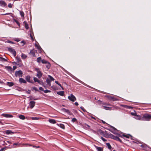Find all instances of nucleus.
<instances>
[{
  "instance_id": "nucleus-1",
  "label": "nucleus",
  "mask_w": 151,
  "mask_h": 151,
  "mask_svg": "<svg viewBox=\"0 0 151 151\" xmlns=\"http://www.w3.org/2000/svg\"><path fill=\"white\" fill-rule=\"evenodd\" d=\"M110 128L108 130L114 134L117 135L118 136L120 137H122V136H123L127 138L131 137V139H132V137H133L131 135L129 134L127 135H122L118 133V131L114 127L111 125H110Z\"/></svg>"
},
{
  "instance_id": "nucleus-2",
  "label": "nucleus",
  "mask_w": 151,
  "mask_h": 151,
  "mask_svg": "<svg viewBox=\"0 0 151 151\" xmlns=\"http://www.w3.org/2000/svg\"><path fill=\"white\" fill-rule=\"evenodd\" d=\"M48 76L49 78H47L46 79V82L47 85L49 86H51V82L52 81H53L54 80V79L51 76L48 75Z\"/></svg>"
},
{
  "instance_id": "nucleus-3",
  "label": "nucleus",
  "mask_w": 151,
  "mask_h": 151,
  "mask_svg": "<svg viewBox=\"0 0 151 151\" xmlns=\"http://www.w3.org/2000/svg\"><path fill=\"white\" fill-rule=\"evenodd\" d=\"M142 118L143 120L149 121L151 119V115L147 114H145L143 115Z\"/></svg>"
},
{
  "instance_id": "nucleus-4",
  "label": "nucleus",
  "mask_w": 151,
  "mask_h": 151,
  "mask_svg": "<svg viewBox=\"0 0 151 151\" xmlns=\"http://www.w3.org/2000/svg\"><path fill=\"white\" fill-rule=\"evenodd\" d=\"M109 137L111 139L119 141L120 142H122V140L118 136H115L111 134H109Z\"/></svg>"
},
{
  "instance_id": "nucleus-5",
  "label": "nucleus",
  "mask_w": 151,
  "mask_h": 151,
  "mask_svg": "<svg viewBox=\"0 0 151 151\" xmlns=\"http://www.w3.org/2000/svg\"><path fill=\"white\" fill-rule=\"evenodd\" d=\"M23 72L21 70L18 71H16L15 73V75L16 77H22Z\"/></svg>"
},
{
  "instance_id": "nucleus-6",
  "label": "nucleus",
  "mask_w": 151,
  "mask_h": 151,
  "mask_svg": "<svg viewBox=\"0 0 151 151\" xmlns=\"http://www.w3.org/2000/svg\"><path fill=\"white\" fill-rule=\"evenodd\" d=\"M35 70L37 72V74L36 75L39 78H40L42 76V74L38 68L35 69Z\"/></svg>"
},
{
  "instance_id": "nucleus-7",
  "label": "nucleus",
  "mask_w": 151,
  "mask_h": 151,
  "mask_svg": "<svg viewBox=\"0 0 151 151\" xmlns=\"http://www.w3.org/2000/svg\"><path fill=\"white\" fill-rule=\"evenodd\" d=\"M68 99L72 102H74L76 99V97L72 94H71L70 96H68Z\"/></svg>"
},
{
  "instance_id": "nucleus-8",
  "label": "nucleus",
  "mask_w": 151,
  "mask_h": 151,
  "mask_svg": "<svg viewBox=\"0 0 151 151\" xmlns=\"http://www.w3.org/2000/svg\"><path fill=\"white\" fill-rule=\"evenodd\" d=\"M8 50L12 53L14 57L16 56V52L14 49L12 47H9L8 48Z\"/></svg>"
},
{
  "instance_id": "nucleus-9",
  "label": "nucleus",
  "mask_w": 151,
  "mask_h": 151,
  "mask_svg": "<svg viewBox=\"0 0 151 151\" xmlns=\"http://www.w3.org/2000/svg\"><path fill=\"white\" fill-rule=\"evenodd\" d=\"M35 102L33 101H31L29 103V105L30 108L32 109L35 106Z\"/></svg>"
},
{
  "instance_id": "nucleus-10",
  "label": "nucleus",
  "mask_w": 151,
  "mask_h": 151,
  "mask_svg": "<svg viewBox=\"0 0 151 151\" xmlns=\"http://www.w3.org/2000/svg\"><path fill=\"white\" fill-rule=\"evenodd\" d=\"M35 47H37V48L39 50V52L40 53H41L42 52V50L40 47V46L39 45H38L37 44L35 43Z\"/></svg>"
},
{
  "instance_id": "nucleus-11",
  "label": "nucleus",
  "mask_w": 151,
  "mask_h": 151,
  "mask_svg": "<svg viewBox=\"0 0 151 151\" xmlns=\"http://www.w3.org/2000/svg\"><path fill=\"white\" fill-rule=\"evenodd\" d=\"M26 80L28 82L31 83H33V82L32 81L30 80V76H27L26 77Z\"/></svg>"
},
{
  "instance_id": "nucleus-12",
  "label": "nucleus",
  "mask_w": 151,
  "mask_h": 151,
  "mask_svg": "<svg viewBox=\"0 0 151 151\" xmlns=\"http://www.w3.org/2000/svg\"><path fill=\"white\" fill-rule=\"evenodd\" d=\"M1 115L6 118H12L13 116L12 115L7 114H3Z\"/></svg>"
},
{
  "instance_id": "nucleus-13",
  "label": "nucleus",
  "mask_w": 151,
  "mask_h": 151,
  "mask_svg": "<svg viewBox=\"0 0 151 151\" xmlns=\"http://www.w3.org/2000/svg\"><path fill=\"white\" fill-rule=\"evenodd\" d=\"M108 98L109 99L113 101H116L118 100L117 99L115 98L114 96H108Z\"/></svg>"
},
{
  "instance_id": "nucleus-14",
  "label": "nucleus",
  "mask_w": 151,
  "mask_h": 151,
  "mask_svg": "<svg viewBox=\"0 0 151 151\" xmlns=\"http://www.w3.org/2000/svg\"><path fill=\"white\" fill-rule=\"evenodd\" d=\"M5 68L10 73L12 72V68L10 66H6L5 67Z\"/></svg>"
},
{
  "instance_id": "nucleus-15",
  "label": "nucleus",
  "mask_w": 151,
  "mask_h": 151,
  "mask_svg": "<svg viewBox=\"0 0 151 151\" xmlns=\"http://www.w3.org/2000/svg\"><path fill=\"white\" fill-rule=\"evenodd\" d=\"M19 81L20 83H26L27 81L22 78H20L19 79Z\"/></svg>"
},
{
  "instance_id": "nucleus-16",
  "label": "nucleus",
  "mask_w": 151,
  "mask_h": 151,
  "mask_svg": "<svg viewBox=\"0 0 151 151\" xmlns=\"http://www.w3.org/2000/svg\"><path fill=\"white\" fill-rule=\"evenodd\" d=\"M6 5V3L4 1L2 0L0 1V5L1 6L4 7Z\"/></svg>"
},
{
  "instance_id": "nucleus-17",
  "label": "nucleus",
  "mask_w": 151,
  "mask_h": 151,
  "mask_svg": "<svg viewBox=\"0 0 151 151\" xmlns=\"http://www.w3.org/2000/svg\"><path fill=\"white\" fill-rule=\"evenodd\" d=\"M95 147L97 151H103V148L96 146Z\"/></svg>"
},
{
  "instance_id": "nucleus-18",
  "label": "nucleus",
  "mask_w": 151,
  "mask_h": 151,
  "mask_svg": "<svg viewBox=\"0 0 151 151\" xmlns=\"http://www.w3.org/2000/svg\"><path fill=\"white\" fill-rule=\"evenodd\" d=\"M57 94L61 96H63L64 94V92L63 91H58L57 92Z\"/></svg>"
},
{
  "instance_id": "nucleus-19",
  "label": "nucleus",
  "mask_w": 151,
  "mask_h": 151,
  "mask_svg": "<svg viewBox=\"0 0 151 151\" xmlns=\"http://www.w3.org/2000/svg\"><path fill=\"white\" fill-rule=\"evenodd\" d=\"M48 121L51 123L54 124L56 123L55 120L53 119H49Z\"/></svg>"
},
{
  "instance_id": "nucleus-20",
  "label": "nucleus",
  "mask_w": 151,
  "mask_h": 151,
  "mask_svg": "<svg viewBox=\"0 0 151 151\" xmlns=\"http://www.w3.org/2000/svg\"><path fill=\"white\" fill-rule=\"evenodd\" d=\"M7 85L9 87H11L14 85V83L12 82H8L7 83Z\"/></svg>"
},
{
  "instance_id": "nucleus-21",
  "label": "nucleus",
  "mask_w": 151,
  "mask_h": 151,
  "mask_svg": "<svg viewBox=\"0 0 151 151\" xmlns=\"http://www.w3.org/2000/svg\"><path fill=\"white\" fill-rule=\"evenodd\" d=\"M14 133L12 131L10 130H7L6 131V134L8 135L9 134H12Z\"/></svg>"
},
{
  "instance_id": "nucleus-22",
  "label": "nucleus",
  "mask_w": 151,
  "mask_h": 151,
  "mask_svg": "<svg viewBox=\"0 0 151 151\" xmlns=\"http://www.w3.org/2000/svg\"><path fill=\"white\" fill-rule=\"evenodd\" d=\"M21 57L22 59H25L27 58V56L24 54L22 53L21 54Z\"/></svg>"
},
{
  "instance_id": "nucleus-23",
  "label": "nucleus",
  "mask_w": 151,
  "mask_h": 151,
  "mask_svg": "<svg viewBox=\"0 0 151 151\" xmlns=\"http://www.w3.org/2000/svg\"><path fill=\"white\" fill-rule=\"evenodd\" d=\"M35 52L33 51V50H31L29 54L32 55V56H35Z\"/></svg>"
},
{
  "instance_id": "nucleus-24",
  "label": "nucleus",
  "mask_w": 151,
  "mask_h": 151,
  "mask_svg": "<svg viewBox=\"0 0 151 151\" xmlns=\"http://www.w3.org/2000/svg\"><path fill=\"white\" fill-rule=\"evenodd\" d=\"M24 26H25V28L27 29H29V27L28 26V24L27 23V22H26V21H24Z\"/></svg>"
},
{
  "instance_id": "nucleus-25",
  "label": "nucleus",
  "mask_w": 151,
  "mask_h": 151,
  "mask_svg": "<svg viewBox=\"0 0 151 151\" xmlns=\"http://www.w3.org/2000/svg\"><path fill=\"white\" fill-rule=\"evenodd\" d=\"M57 124L61 128H62L63 129H65V126L63 124Z\"/></svg>"
},
{
  "instance_id": "nucleus-26",
  "label": "nucleus",
  "mask_w": 151,
  "mask_h": 151,
  "mask_svg": "<svg viewBox=\"0 0 151 151\" xmlns=\"http://www.w3.org/2000/svg\"><path fill=\"white\" fill-rule=\"evenodd\" d=\"M0 61L2 62H6L7 61V60L5 59L4 58L0 57Z\"/></svg>"
},
{
  "instance_id": "nucleus-27",
  "label": "nucleus",
  "mask_w": 151,
  "mask_h": 151,
  "mask_svg": "<svg viewBox=\"0 0 151 151\" xmlns=\"http://www.w3.org/2000/svg\"><path fill=\"white\" fill-rule=\"evenodd\" d=\"M50 66H51V65H50V63L49 62H48V63L46 64V67L48 69H49L50 68Z\"/></svg>"
},
{
  "instance_id": "nucleus-28",
  "label": "nucleus",
  "mask_w": 151,
  "mask_h": 151,
  "mask_svg": "<svg viewBox=\"0 0 151 151\" xmlns=\"http://www.w3.org/2000/svg\"><path fill=\"white\" fill-rule=\"evenodd\" d=\"M19 117L21 119L24 120L25 119V118L24 116L23 115H20L19 116Z\"/></svg>"
},
{
  "instance_id": "nucleus-29",
  "label": "nucleus",
  "mask_w": 151,
  "mask_h": 151,
  "mask_svg": "<svg viewBox=\"0 0 151 151\" xmlns=\"http://www.w3.org/2000/svg\"><path fill=\"white\" fill-rule=\"evenodd\" d=\"M106 145L108 147V148L109 149H111V147L110 145V143H107L106 144Z\"/></svg>"
},
{
  "instance_id": "nucleus-30",
  "label": "nucleus",
  "mask_w": 151,
  "mask_h": 151,
  "mask_svg": "<svg viewBox=\"0 0 151 151\" xmlns=\"http://www.w3.org/2000/svg\"><path fill=\"white\" fill-rule=\"evenodd\" d=\"M42 60L41 57H39L37 59V61L39 63H40L41 61H42Z\"/></svg>"
},
{
  "instance_id": "nucleus-31",
  "label": "nucleus",
  "mask_w": 151,
  "mask_h": 151,
  "mask_svg": "<svg viewBox=\"0 0 151 151\" xmlns=\"http://www.w3.org/2000/svg\"><path fill=\"white\" fill-rule=\"evenodd\" d=\"M62 110L67 113L68 112L69 110H68V109H66L64 108H63L62 109Z\"/></svg>"
},
{
  "instance_id": "nucleus-32",
  "label": "nucleus",
  "mask_w": 151,
  "mask_h": 151,
  "mask_svg": "<svg viewBox=\"0 0 151 151\" xmlns=\"http://www.w3.org/2000/svg\"><path fill=\"white\" fill-rule=\"evenodd\" d=\"M16 59L17 61V62H19L21 61V59L19 57H16Z\"/></svg>"
},
{
  "instance_id": "nucleus-33",
  "label": "nucleus",
  "mask_w": 151,
  "mask_h": 151,
  "mask_svg": "<svg viewBox=\"0 0 151 151\" xmlns=\"http://www.w3.org/2000/svg\"><path fill=\"white\" fill-rule=\"evenodd\" d=\"M48 61L47 60H46L44 59H43L42 60V63L43 64H46L47 63Z\"/></svg>"
},
{
  "instance_id": "nucleus-34",
  "label": "nucleus",
  "mask_w": 151,
  "mask_h": 151,
  "mask_svg": "<svg viewBox=\"0 0 151 151\" xmlns=\"http://www.w3.org/2000/svg\"><path fill=\"white\" fill-rule=\"evenodd\" d=\"M20 14L21 15V17H24V12L22 11H20Z\"/></svg>"
},
{
  "instance_id": "nucleus-35",
  "label": "nucleus",
  "mask_w": 151,
  "mask_h": 151,
  "mask_svg": "<svg viewBox=\"0 0 151 151\" xmlns=\"http://www.w3.org/2000/svg\"><path fill=\"white\" fill-rule=\"evenodd\" d=\"M30 100H36L38 99V98H35L34 97H33L32 96H30Z\"/></svg>"
},
{
  "instance_id": "nucleus-36",
  "label": "nucleus",
  "mask_w": 151,
  "mask_h": 151,
  "mask_svg": "<svg viewBox=\"0 0 151 151\" xmlns=\"http://www.w3.org/2000/svg\"><path fill=\"white\" fill-rule=\"evenodd\" d=\"M104 109L106 110H110L111 109L109 107L106 106H103Z\"/></svg>"
},
{
  "instance_id": "nucleus-37",
  "label": "nucleus",
  "mask_w": 151,
  "mask_h": 151,
  "mask_svg": "<svg viewBox=\"0 0 151 151\" xmlns=\"http://www.w3.org/2000/svg\"><path fill=\"white\" fill-rule=\"evenodd\" d=\"M33 79L34 82H37L38 81H39V80L36 77H34Z\"/></svg>"
},
{
  "instance_id": "nucleus-38",
  "label": "nucleus",
  "mask_w": 151,
  "mask_h": 151,
  "mask_svg": "<svg viewBox=\"0 0 151 151\" xmlns=\"http://www.w3.org/2000/svg\"><path fill=\"white\" fill-rule=\"evenodd\" d=\"M71 121L73 122H75L77 121V120L75 118H73L72 119Z\"/></svg>"
},
{
  "instance_id": "nucleus-39",
  "label": "nucleus",
  "mask_w": 151,
  "mask_h": 151,
  "mask_svg": "<svg viewBox=\"0 0 151 151\" xmlns=\"http://www.w3.org/2000/svg\"><path fill=\"white\" fill-rule=\"evenodd\" d=\"M44 92L45 93H49L51 92V91L48 90H46L44 91Z\"/></svg>"
},
{
  "instance_id": "nucleus-40",
  "label": "nucleus",
  "mask_w": 151,
  "mask_h": 151,
  "mask_svg": "<svg viewBox=\"0 0 151 151\" xmlns=\"http://www.w3.org/2000/svg\"><path fill=\"white\" fill-rule=\"evenodd\" d=\"M14 21L19 26H20V23L17 20H14Z\"/></svg>"
},
{
  "instance_id": "nucleus-41",
  "label": "nucleus",
  "mask_w": 151,
  "mask_h": 151,
  "mask_svg": "<svg viewBox=\"0 0 151 151\" xmlns=\"http://www.w3.org/2000/svg\"><path fill=\"white\" fill-rule=\"evenodd\" d=\"M37 83L40 85H43V83L42 81H41L40 80H39V81H38Z\"/></svg>"
},
{
  "instance_id": "nucleus-42",
  "label": "nucleus",
  "mask_w": 151,
  "mask_h": 151,
  "mask_svg": "<svg viewBox=\"0 0 151 151\" xmlns=\"http://www.w3.org/2000/svg\"><path fill=\"white\" fill-rule=\"evenodd\" d=\"M125 107H127V109H132L133 107L131 106H126Z\"/></svg>"
},
{
  "instance_id": "nucleus-43",
  "label": "nucleus",
  "mask_w": 151,
  "mask_h": 151,
  "mask_svg": "<svg viewBox=\"0 0 151 151\" xmlns=\"http://www.w3.org/2000/svg\"><path fill=\"white\" fill-rule=\"evenodd\" d=\"M80 108L84 112H85L86 111V110L85 109H84L83 107L82 106H81L80 107Z\"/></svg>"
},
{
  "instance_id": "nucleus-44",
  "label": "nucleus",
  "mask_w": 151,
  "mask_h": 151,
  "mask_svg": "<svg viewBox=\"0 0 151 151\" xmlns=\"http://www.w3.org/2000/svg\"><path fill=\"white\" fill-rule=\"evenodd\" d=\"M67 114L70 115H73V113L70 111L69 110L68 111V112L67 113Z\"/></svg>"
},
{
  "instance_id": "nucleus-45",
  "label": "nucleus",
  "mask_w": 151,
  "mask_h": 151,
  "mask_svg": "<svg viewBox=\"0 0 151 151\" xmlns=\"http://www.w3.org/2000/svg\"><path fill=\"white\" fill-rule=\"evenodd\" d=\"M141 146L144 149H145L146 148V145H141Z\"/></svg>"
},
{
  "instance_id": "nucleus-46",
  "label": "nucleus",
  "mask_w": 151,
  "mask_h": 151,
  "mask_svg": "<svg viewBox=\"0 0 151 151\" xmlns=\"http://www.w3.org/2000/svg\"><path fill=\"white\" fill-rule=\"evenodd\" d=\"M8 6L9 8H12V4L11 3H9L8 5Z\"/></svg>"
},
{
  "instance_id": "nucleus-47",
  "label": "nucleus",
  "mask_w": 151,
  "mask_h": 151,
  "mask_svg": "<svg viewBox=\"0 0 151 151\" xmlns=\"http://www.w3.org/2000/svg\"><path fill=\"white\" fill-rule=\"evenodd\" d=\"M101 139L104 141V142H105L106 141V140L104 138V137H101Z\"/></svg>"
},
{
  "instance_id": "nucleus-48",
  "label": "nucleus",
  "mask_w": 151,
  "mask_h": 151,
  "mask_svg": "<svg viewBox=\"0 0 151 151\" xmlns=\"http://www.w3.org/2000/svg\"><path fill=\"white\" fill-rule=\"evenodd\" d=\"M32 89L34 90H35L36 91H39L37 89L36 87H33Z\"/></svg>"
},
{
  "instance_id": "nucleus-49",
  "label": "nucleus",
  "mask_w": 151,
  "mask_h": 151,
  "mask_svg": "<svg viewBox=\"0 0 151 151\" xmlns=\"http://www.w3.org/2000/svg\"><path fill=\"white\" fill-rule=\"evenodd\" d=\"M17 66H13V68L12 69V71L15 70L17 68Z\"/></svg>"
},
{
  "instance_id": "nucleus-50",
  "label": "nucleus",
  "mask_w": 151,
  "mask_h": 151,
  "mask_svg": "<svg viewBox=\"0 0 151 151\" xmlns=\"http://www.w3.org/2000/svg\"><path fill=\"white\" fill-rule=\"evenodd\" d=\"M7 42L8 43H11V44H14V43L13 42L11 41H10V40L7 41Z\"/></svg>"
},
{
  "instance_id": "nucleus-51",
  "label": "nucleus",
  "mask_w": 151,
  "mask_h": 151,
  "mask_svg": "<svg viewBox=\"0 0 151 151\" xmlns=\"http://www.w3.org/2000/svg\"><path fill=\"white\" fill-rule=\"evenodd\" d=\"M12 13H7L6 14H2L4 15H11L12 14Z\"/></svg>"
},
{
  "instance_id": "nucleus-52",
  "label": "nucleus",
  "mask_w": 151,
  "mask_h": 151,
  "mask_svg": "<svg viewBox=\"0 0 151 151\" xmlns=\"http://www.w3.org/2000/svg\"><path fill=\"white\" fill-rule=\"evenodd\" d=\"M30 37H31V39L32 40H33V36H32V34H31V33H30Z\"/></svg>"
},
{
  "instance_id": "nucleus-53",
  "label": "nucleus",
  "mask_w": 151,
  "mask_h": 151,
  "mask_svg": "<svg viewBox=\"0 0 151 151\" xmlns=\"http://www.w3.org/2000/svg\"><path fill=\"white\" fill-rule=\"evenodd\" d=\"M39 89L40 90H41L42 91H44V89L42 87H39Z\"/></svg>"
},
{
  "instance_id": "nucleus-54",
  "label": "nucleus",
  "mask_w": 151,
  "mask_h": 151,
  "mask_svg": "<svg viewBox=\"0 0 151 151\" xmlns=\"http://www.w3.org/2000/svg\"><path fill=\"white\" fill-rule=\"evenodd\" d=\"M30 91H31L29 90H28V91H27L26 93H28L29 94H30Z\"/></svg>"
},
{
  "instance_id": "nucleus-55",
  "label": "nucleus",
  "mask_w": 151,
  "mask_h": 151,
  "mask_svg": "<svg viewBox=\"0 0 151 151\" xmlns=\"http://www.w3.org/2000/svg\"><path fill=\"white\" fill-rule=\"evenodd\" d=\"M38 119H39V118H38L37 117H34L32 118V119H36V120H37Z\"/></svg>"
},
{
  "instance_id": "nucleus-56",
  "label": "nucleus",
  "mask_w": 151,
  "mask_h": 151,
  "mask_svg": "<svg viewBox=\"0 0 151 151\" xmlns=\"http://www.w3.org/2000/svg\"><path fill=\"white\" fill-rule=\"evenodd\" d=\"M0 124L3 125V123L1 122V120L0 119Z\"/></svg>"
},
{
  "instance_id": "nucleus-57",
  "label": "nucleus",
  "mask_w": 151,
  "mask_h": 151,
  "mask_svg": "<svg viewBox=\"0 0 151 151\" xmlns=\"http://www.w3.org/2000/svg\"><path fill=\"white\" fill-rule=\"evenodd\" d=\"M75 104L76 106H77L78 105V103L77 102H75Z\"/></svg>"
},
{
  "instance_id": "nucleus-58",
  "label": "nucleus",
  "mask_w": 151,
  "mask_h": 151,
  "mask_svg": "<svg viewBox=\"0 0 151 151\" xmlns=\"http://www.w3.org/2000/svg\"><path fill=\"white\" fill-rule=\"evenodd\" d=\"M101 121H102V123L103 124H106V122H105V121H103V120H101Z\"/></svg>"
},
{
  "instance_id": "nucleus-59",
  "label": "nucleus",
  "mask_w": 151,
  "mask_h": 151,
  "mask_svg": "<svg viewBox=\"0 0 151 151\" xmlns=\"http://www.w3.org/2000/svg\"><path fill=\"white\" fill-rule=\"evenodd\" d=\"M15 41L18 42H19V41H20V40L19 39H16L15 40Z\"/></svg>"
},
{
  "instance_id": "nucleus-60",
  "label": "nucleus",
  "mask_w": 151,
  "mask_h": 151,
  "mask_svg": "<svg viewBox=\"0 0 151 151\" xmlns=\"http://www.w3.org/2000/svg\"><path fill=\"white\" fill-rule=\"evenodd\" d=\"M60 87H61L62 88H63V87L61 86V85L60 84V83H59L58 84Z\"/></svg>"
},
{
  "instance_id": "nucleus-61",
  "label": "nucleus",
  "mask_w": 151,
  "mask_h": 151,
  "mask_svg": "<svg viewBox=\"0 0 151 151\" xmlns=\"http://www.w3.org/2000/svg\"><path fill=\"white\" fill-rule=\"evenodd\" d=\"M55 83H56L58 85V83H59L58 82V81H55Z\"/></svg>"
},
{
  "instance_id": "nucleus-62",
  "label": "nucleus",
  "mask_w": 151,
  "mask_h": 151,
  "mask_svg": "<svg viewBox=\"0 0 151 151\" xmlns=\"http://www.w3.org/2000/svg\"><path fill=\"white\" fill-rule=\"evenodd\" d=\"M18 144L17 143H14L13 144V145H18Z\"/></svg>"
},
{
  "instance_id": "nucleus-63",
  "label": "nucleus",
  "mask_w": 151,
  "mask_h": 151,
  "mask_svg": "<svg viewBox=\"0 0 151 151\" xmlns=\"http://www.w3.org/2000/svg\"><path fill=\"white\" fill-rule=\"evenodd\" d=\"M4 150V148H2L1 149V150H0V151H2Z\"/></svg>"
},
{
  "instance_id": "nucleus-64",
  "label": "nucleus",
  "mask_w": 151,
  "mask_h": 151,
  "mask_svg": "<svg viewBox=\"0 0 151 151\" xmlns=\"http://www.w3.org/2000/svg\"><path fill=\"white\" fill-rule=\"evenodd\" d=\"M7 142H8L9 144H10L11 143V142L9 141H7Z\"/></svg>"
}]
</instances>
